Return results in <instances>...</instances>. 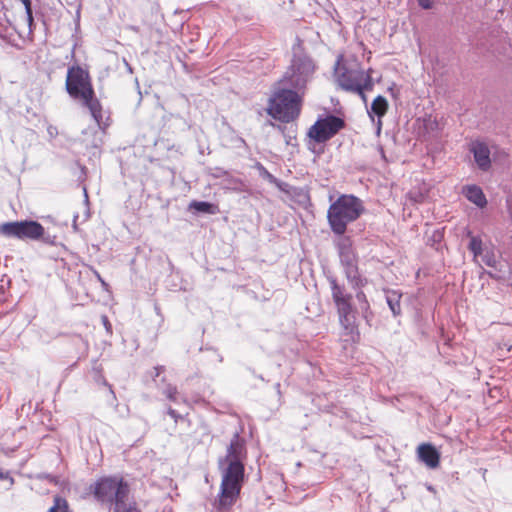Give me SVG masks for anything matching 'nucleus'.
<instances>
[{"label":"nucleus","instance_id":"1","mask_svg":"<svg viewBox=\"0 0 512 512\" xmlns=\"http://www.w3.org/2000/svg\"><path fill=\"white\" fill-rule=\"evenodd\" d=\"M247 458L246 440L235 432L224 456L218 459L221 485L215 506L219 512L228 511L237 501L244 482Z\"/></svg>","mask_w":512,"mask_h":512},{"label":"nucleus","instance_id":"2","mask_svg":"<svg viewBox=\"0 0 512 512\" xmlns=\"http://www.w3.org/2000/svg\"><path fill=\"white\" fill-rule=\"evenodd\" d=\"M334 77L341 89L359 95L364 101L365 91H371L374 87L372 69L364 70L355 58L343 60V56H339Z\"/></svg>","mask_w":512,"mask_h":512},{"label":"nucleus","instance_id":"3","mask_svg":"<svg viewBox=\"0 0 512 512\" xmlns=\"http://www.w3.org/2000/svg\"><path fill=\"white\" fill-rule=\"evenodd\" d=\"M363 202L351 194L339 196L328 208L327 220L331 231L336 235H344L347 226L356 221L364 212Z\"/></svg>","mask_w":512,"mask_h":512},{"label":"nucleus","instance_id":"4","mask_svg":"<svg viewBox=\"0 0 512 512\" xmlns=\"http://www.w3.org/2000/svg\"><path fill=\"white\" fill-rule=\"evenodd\" d=\"M301 96L296 91L279 85L269 99L267 113L281 122H291L300 114Z\"/></svg>","mask_w":512,"mask_h":512},{"label":"nucleus","instance_id":"5","mask_svg":"<svg viewBox=\"0 0 512 512\" xmlns=\"http://www.w3.org/2000/svg\"><path fill=\"white\" fill-rule=\"evenodd\" d=\"M316 66L314 61L305 54H295L290 66L278 81V85L303 95L307 84L313 78Z\"/></svg>","mask_w":512,"mask_h":512},{"label":"nucleus","instance_id":"6","mask_svg":"<svg viewBox=\"0 0 512 512\" xmlns=\"http://www.w3.org/2000/svg\"><path fill=\"white\" fill-rule=\"evenodd\" d=\"M0 235L18 240L38 241L48 245H56V236L45 234L44 227L34 220H21L0 224Z\"/></svg>","mask_w":512,"mask_h":512},{"label":"nucleus","instance_id":"7","mask_svg":"<svg viewBox=\"0 0 512 512\" xmlns=\"http://www.w3.org/2000/svg\"><path fill=\"white\" fill-rule=\"evenodd\" d=\"M91 488L99 502L114 506L123 498H128L130 492L127 482L118 476L102 477Z\"/></svg>","mask_w":512,"mask_h":512},{"label":"nucleus","instance_id":"8","mask_svg":"<svg viewBox=\"0 0 512 512\" xmlns=\"http://www.w3.org/2000/svg\"><path fill=\"white\" fill-rule=\"evenodd\" d=\"M332 298L337 308L339 322L347 334H353L355 331V310L351 304L352 296L345 292V287L337 283V280L328 277Z\"/></svg>","mask_w":512,"mask_h":512},{"label":"nucleus","instance_id":"9","mask_svg":"<svg viewBox=\"0 0 512 512\" xmlns=\"http://www.w3.org/2000/svg\"><path fill=\"white\" fill-rule=\"evenodd\" d=\"M66 90L75 99L90 97L94 94L88 71L80 66L69 67L66 78Z\"/></svg>","mask_w":512,"mask_h":512},{"label":"nucleus","instance_id":"10","mask_svg":"<svg viewBox=\"0 0 512 512\" xmlns=\"http://www.w3.org/2000/svg\"><path fill=\"white\" fill-rule=\"evenodd\" d=\"M345 122L342 118L335 115H328L319 118L309 129L308 136L317 143H324L336 135Z\"/></svg>","mask_w":512,"mask_h":512},{"label":"nucleus","instance_id":"11","mask_svg":"<svg viewBox=\"0 0 512 512\" xmlns=\"http://www.w3.org/2000/svg\"><path fill=\"white\" fill-rule=\"evenodd\" d=\"M469 151L473 154L474 160L482 171H487L491 166L490 150L488 146L480 141L470 144Z\"/></svg>","mask_w":512,"mask_h":512},{"label":"nucleus","instance_id":"12","mask_svg":"<svg viewBox=\"0 0 512 512\" xmlns=\"http://www.w3.org/2000/svg\"><path fill=\"white\" fill-rule=\"evenodd\" d=\"M417 456L430 469H435L439 466L440 453L429 443H423L418 446Z\"/></svg>","mask_w":512,"mask_h":512},{"label":"nucleus","instance_id":"13","mask_svg":"<svg viewBox=\"0 0 512 512\" xmlns=\"http://www.w3.org/2000/svg\"><path fill=\"white\" fill-rule=\"evenodd\" d=\"M464 196L479 208H483L487 204L486 197L482 189L477 185H467L463 188Z\"/></svg>","mask_w":512,"mask_h":512},{"label":"nucleus","instance_id":"14","mask_svg":"<svg viewBox=\"0 0 512 512\" xmlns=\"http://www.w3.org/2000/svg\"><path fill=\"white\" fill-rule=\"evenodd\" d=\"M80 99L83 101L84 105L88 107L95 121L100 124L103 117L102 107L99 100L95 98V94H92L90 97H81Z\"/></svg>","mask_w":512,"mask_h":512},{"label":"nucleus","instance_id":"15","mask_svg":"<svg viewBox=\"0 0 512 512\" xmlns=\"http://www.w3.org/2000/svg\"><path fill=\"white\" fill-rule=\"evenodd\" d=\"M386 302L394 316L401 314V297L402 294L397 290H387L385 292Z\"/></svg>","mask_w":512,"mask_h":512},{"label":"nucleus","instance_id":"16","mask_svg":"<svg viewBox=\"0 0 512 512\" xmlns=\"http://www.w3.org/2000/svg\"><path fill=\"white\" fill-rule=\"evenodd\" d=\"M189 208L199 213H206L211 215L217 214L219 212V208L216 204L206 201H192L189 204Z\"/></svg>","mask_w":512,"mask_h":512},{"label":"nucleus","instance_id":"17","mask_svg":"<svg viewBox=\"0 0 512 512\" xmlns=\"http://www.w3.org/2000/svg\"><path fill=\"white\" fill-rule=\"evenodd\" d=\"M347 240L340 244V259L341 263L347 267L350 263H355V257L352 253L351 246L347 244Z\"/></svg>","mask_w":512,"mask_h":512},{"label":"nucleus","instance_id":"18","mask_svg":"<svg viewBox=\"0 0 512 512\" xmlns=\"http://www.w3.org/2000/svg\"><path fill=\"white\" fill-rule=\"evenodd\" d=\"M387 108L388 103L386 98H384L383 96H377L371 105L372 112L376 114L378 117L384 116L387 111Z\"/></svg>","mask_w":512,"mask_h":512},{"label":"nucleus","instance_id":"19","mask_svg":"<svg viewBox=\"0 0 512 512\" xmlns=\"http://www.w3.org/2000/svg\"><path fill=\"white\" fill-rule=\"evenodd\" d=\"M128 498H123L115 506L112 512H141L135 502H127Z\"/></svg>","mask_w":512,"mask_h":512},{"label":"nucleus","instance_id":"20","mask_svg":"<svg viewBox=\"0 0 512 512\" xmlns=\"http://www.w3.org/2000/svg\"><path fill=\"white\" fill-rule=\"evenodd\" d=\"M356 299L359 303V308L363 314V317L366 319L367 322H369V316L371 314V311L365 293L363 291H358L356 293Z\"/></svg>","mask_w":512,"mask_h":512},{"label":"nucleus","instance_id":"21","mask_svg":"<svg viewBox=\"0 0 512 512\" xmlns=\"http://www.w3.org/2000/svg\"><path fill=\"white\" fill-rule=\"evenodd\" d=\"M48 512H72L67 500L61 496H55L53 506L50 507Z\"/></svg>","mask_w":512,"mask_h":512},{"label":"nucleus","instance_id":"22","mask_svg":"<svg viewBox=\"0 0 512 512\" xmlns=\"http://www.w3.org/2000/svg\"><path fill=\"white\" fill-rule=\"evenodd\" d=\"M226 188L232 189L237 192L244 191V184L243 182L238 178L230 177L229 175L226 178Z\"/></svg>","mask_w":512,"mask_h":512},{"label":"nucleus","instance_id":"23","mask_svg":"<svg viewBox=\"0 0 512 512\" xmlns=\"http://www.w3.org/2000/svg\"><path fill=\"white\" fill-rule=\"evenodd\" d=\"M469 249L474 254V256H479L482 254V241L480 238L472 236L469 242Z\"/></svg>","mask_w":512,"mask_h":512},{"label":"nucleus","instance_id":"24","mask_svg":"<svg viewBox=\"0 0 512 512\" xmlns=\"http://www.w3.org/2000/svg\"><path fill=\"white\" fill-rule=\"evenodd\" d=\"M347 280L354 289L361 288L367 284V280L365 278H362L359 272L357 274L352 275Z\"/></svg>","mask_w":512,"mask_h":512},{"label":"nucleus","instance_id":"25","mask_svg":"<svg viewBox=\"0 0 512 512\" xmlns=\"http://www.w3.org/2000/svg\"><path fill=\"white\" fill-rule=\"evenodd\" d=\"M163 393L170 401L178 403V390L175 386L170 385V384L167 385V387L164 389Z\"/></svg>","mask_w":512,"mask_h":512},{"label":"nucleus","instance_id":"26","mask_svg":"<svg viewBox=\"0 0 512 512\" xmlns=\"http://www.w3.org/2000/svg\"><path fill=\"white\" fill-rule=\"evenodd\" d=\"M483 262L489 267H495L497 260L493 253L486 252L482 257Z\"/></svg>","mask_w":512,"mask_h":512},{"label":"nucleus","instance_id":"27","mask_svg":"<svg viewBox=\"0 0 512 512\" xmlns=\"http://www.w3.org/2000/svg\"><path fill=\"white\" fill-rule=\"evenodd\" d=\"M358 272V267L355 263H350L347 267H345V275L347 279L352 275L357 274Z\"/></svg>","mask_w":512,"mask_h":512},{"label":"nucleus","instance_id":"28","mask_svg":"<svg viewBox=\"0 0 512 512\" xmlns=\"http://www.w3.org/2000/svg\"><path fill=\"white\" fill-rule=\"evenodd\" d=\"M211 176L214 177V178H220V177H223V176H228V172L225 171L224 169L220 168V167H216L214 169H212V172H211Z\"/></svg>","mask_w":512,"mask_h":512},{"label":"nucleus","instance_id":"29","mask_svg":"<svg viewBox=\"0 0 512 512\" xmlns=\"http://www.w3.org/2000/svg\"><path fill=\"white\" fill-rule=\"evenodd\" d=\"M37 479H39V480H44L45 479V480H48L51 483H57L56 477L51 475V474H46V473L38 474L37 475Z\"/></svg>","mask_w":512,"mask_h":512},{"label":"nucleus","instance_id":"30","mask_svg":"<svg viewBox=\"0 0 512 512\" xmlns=\"http://www.w3.org/2000/svg\"><path fill=\"white\" fill-rule=\"evenodd\" d=\"M26 21L29 27V32L32 33L34 29V18L32 12L26 14Z\"/></svg>","mask_w":512,"mask_h":512},{"label":"nucleus","instance_id":"31","mask_svg":"<svg viewBox=\"0 0 512 512\" xmlns=\"http://www.w3.org/2000/svg\"><path fill=\"white\" fill-rule=\"evenodd\" d=\"M261 174L268 179L270 182H275L276 178L269 173L262 165H260Z\"/></svg>","mask_w":512,"mask_h":512},{"label":"nucleus","instance_id":"32","mask_svg":"<svg viewBox=\"0 0 512 512\" xmlns=\"http://www.w3.org/2000/svg\"><path fill=\"white\" fill-rule=\"evenodd\" d=\"M167 413L174 419L175 423H177L178 420L182 418L181 415L171 407L168 408Z\"/></svg>","mask_w":512,"mask_h":512},{"label":"nucleus","instance_id":"33","mask_svg":"<svg viewBox=\"0 0 512 512\" xmlns=\"http://www.w3.org/2000/svg\"><path fill=\"white\" fill-rule=\"evenodd\" d=\"M0 480H9L10 485H12L14 483V479L10 476L9 472L3 471L1 468H0Z\"/></svg>","mask_w":512,"mask_h":512},{"label":"nucleus","instance_id":"34","mask_svg":"<svg viewBox=\"0 0 512 512\" xmlns=\"http://www.w3.org/2000/svg\"><path fill=\"white\" fill-rule=\"evenodd\" d=\"M419 6H421L423 9H430L432 8V0H417Z\"/></svg>","mask_w":512,"mask_h":512},{"label":"nucleus","instance_id":"35","mask_svg":"<svg viewBox=\"0 0 512 512\" xmlns=\"http://www.w3.org/2000/svg\"><path fill=\"white\" fill-rule=\"evenodd\" d=\"M22 4L24 5L25 7V13H31L32 12V7H31V0H23L21 1Z\"/></svg>","mask_w":512,"mask_h":512},{"label":"nucleus","instance_id":"36","mask_svg":"<svg viewBox=\"0 0 512 512\" xmlns=\"http://www.w3.org/2000/svg\"><path fill=\"white\" fill-rule=\"evenodd\" d=\"M164 366H156L154 368V371H155V374H154V377H158L163 371H164Z\"/></svg>","mask_w":512,"mask_h":512},{"label":"nucleus","instance_id":"37","mask_svg":"<svg viewBox=\"0 0 512 512\" xmlns=\"http://www.w3.org/2000/svg\"><path fill=\"white\" fill-rule=\"evenodd\" d=\"M95 275L97 277V279L99 280V282L101 283V285L107 289L108 287V284L102 279V277L100 276V274L98 272H95Z\"/></svg>","mask_w":512,"mask_h":512},{"label":"nucleus","instance_id":"38","mask_svg":"<svg viewBox=\"0 0 512 512\" xmlns=\"http://www.w3.org/2000/svg\"><path fill=\"white\" fill-rule=\"evenodd\" d=\"M102 322H103L104 326L106 327V329L108 330L111 325L109 323V320H108L107 316H105V315L102 316Z\"/></svg>","mask_w":512,"mask_h":512},{"label":"nucleus","instance_id":"39","mask_svg":"<svg viewBox=\"0 0 512 512\" xmlns=\"http://www.w3.org/2000/svg\"><path fill=\"white\" fill-rule=\"evenodd\" d=\"M379 152L381 154L382 159L386 160V156H385L383 147H381V146L379 147Z\"/></svg>","mask_w":512,"mask_h":512},{"label":"nucleus","instance_id":"40","mask_svg":"<svg viewBox=\"0 0 512 512\" xmlns=\"http://www.w3.org/2000/svg\"><path fill=\"white\" fill-rule=\"evenodd\" d=\"M77 219H78V215H75L74 216V220H73V228H74V230H77V223H76Z\"/></svg>","mask_w":512,"mask_h":512},{"label":"nucleus","instance_id":"41","mask_svg":"<svg viewBox=\"0 0 512 512\" xmlns=\"http://www.w3.org/2000/svg\"><path fill=\"white\" fill-rule=\"evenodd\" d=\"M379 125H381V122H379ZM380 131H381V126H378L377 132L380 133Z\"/></svg>","mask_w":512,"mask_h":512}]
</instances>
